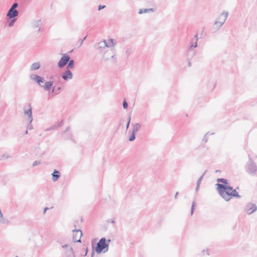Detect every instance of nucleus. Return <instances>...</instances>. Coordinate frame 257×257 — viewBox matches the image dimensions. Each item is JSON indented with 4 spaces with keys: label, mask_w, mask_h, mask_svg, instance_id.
I'll use <instances>...</instances> for the list:
<instances>
[{
    "label": "nucleus",
    "mask_w": 257,
    "mask_h": 257,
    "mask_svg": "<svg viewBox=\"0 0 257 257\" xmlns=\"http://www.w3.org/2000/svg\"><path fill=\"white\" fill-rule=\"evenodd\" d=\"M216 185L219 195L226 201H229L232 197L238 198L241 197L236 189H233L230 186L224 185L220 183H217Z\"/></svg>",
    "instance_id": "obj_1"
},
{
    "label": "nucleus",
    "mask_w": 257,
    "mask_h": 257,
    "mask_svg": "<svg viewBox=\"0 0 257 257\" xmlns=\"http://www.w3.org/2000/svg\"><path fill=\"white\" fill-rule=\"evenodd\" d=\"M110 241L111 240L110 239L107 240L105 237H102L95 245L94 244V240H93L91 242L92 251L91 257H93L95 251L97 254H100L102 252L105 253L107 251L109 247V243Z\"/></svg>",
    "instance_id": "obj_2"
},
{
    "label": "nucleus",
    "mask_w": 257,
    "mask_h": 257,
    "mask_svg": "<svg viewBox=\"0 0 257 257\" xmlns=\"http://www.w3.org/2000/svg\"><path fill=\"white\" fill-rule=\"evenodd\" d=\"M30 78L34 81L37 83L40 86H41L44 90L47 91H50L53 85V81L50 80L49 81L45 82V84L42 85V84L44 83V78L41 77L37 74H32L30 75Z\"/></svg>",
    "instance_id": "obj_3"
},
{
    "label": "nucleus",
    "mask_w": 257,
    "mask_h": 257,
    "mask_svg": "<svg viewBox=\"0 0 257 257\" xmlns=\"http://www.w3.org/2000/svg\"><path fill=\"white\" fill-rule=\"evenodd\" d=\"M248 157L249 160L245 165V170L249 174L253 176L255 175L257 171V166L253 162L250 155H248Z\"/></svg>",
    "instance_id": "obj_4"
},
{
    "label": "nucleus",
    "mask_w": 257,
    "mask_h": 257,
    "mask_svg": "<svg viewBox=\"0 0 257 257\" xmlns=\"http://www.w3.org/2000/svg\"><path fill=\"white\" fill-rule=\"evenodd\" d=\"M198 36L195 35V43L190 45L187 51V59H192L196 54V51L193 49L197 46Z\"/></svg>",
    "instance_id": "obj_5"
},
{
    "label": "nucleus",
    "mask_w": 257,
    "mask_h": 257,
    "mask_svg": "<svg viewBox=\"0 0 257 257\" xmlns=\"http://www.w3.org/2000/svg\"><path fill=\"white\" fill-rule=\"evenodd\" d=\"M110 43L108 44L105 40L100 42L95 45V48L97 49H102L105 51L106 48L113 46L114 45V40L112 39H109Z\"/></svg>",
    "instance_id": "obj_6"
},
{
    "label": "nucleus",
    "mask_w": 257,
    "mask_h": 257,
    "mask_svg": "<svg viewBox=\"0 0 257 257\" xmlns=\"http://www.w3.org/2000/svg\"><path fill=\"white\" fill-rule=\"evenodd\" d=\"M257 210V206L252 203H248L244 207V211L248 214L250 215Z\"/></svg>",
    "instance_id": "obj_7"
},
{
    "label": "nucleus",
    "mask_w": 257,
    "mask_h": 257,
    "mask_svg": "<svg viewBox=\"0 0 257 257\" xmlns=\"http://www.w3.org/2000/svg\"><path fill=\"white\" fill-rule=\"evenodd\" d=\"M70 57L67 54H63L60 60L58 63V67L59 68H63L69 61Z\"/></svg>",
    "instance_id": "obj_8"
},
{
    "label": "nucleus",
    "mask_w": 257,
    "mask_h": 257,
    "mask_svg": "<svg viewBox=\"0 0 257 257\" xmlns=\"http://www.w3.org/2000/svg\"><path fill=\"white\" fill-rule=\"evenodd\" d=\"M73 232V240L74 242H80L82 232L80 229H74Z\"/></svg>",
    "instance_id": "obj_9"
},
{
    "label": "nucleus",
    "mask_w": 257,
    "mask_h": 257,
    "mask_svg": "<svg viewBox=\"0 0 257 257\" xmlns=\"http://www.w3.org/2000/svg\"><path fill=\"white\" fill-rule=\"evenodd\" d=\"M228 15V13L227 12H223L219 17H218V20H220L221 19V17L223 16V19L221 20V21H218L216 20L215 23L214 25H216L218 28H220L224 23L225 22L227 16Z\"/></svg>",
    "instance_id": "obj_10"
},
{
    "label": "nucleus",
    "mask_w": 257,
    "mask_h": 257,
    "mask_svg": "<svg viewBox=\"0 0 257 257\" xmlns=\"http://www.w3.org/2000/svg\"><path fill=\"white\" fill-rule=\"evenodd\" d=\"M62 247L64 249L65 257H75L73 248L68 244H64Z\"/></svg>",
    "instance_id": "obj_11"
},
{
    "label": "nucleus",
    "mask_w": 257,
    "mask_h": 257,
    "mask_svg": "<svg viewBox=\"0 0 257 257\" xmlns=\"http://www.w3.org/2000/svg\"><path fill=\"white\" fill-rule=\"evenodd\" d=\"M61 77L65 81H68L73 78V73L70 70H66L62 73Z\"/></svg>",
    "instance_id": "obj_12"
},
{
    "label": "nucleus",
    "mask_w": 257,
    "mask_h": 257,
    "mask_svg": "<svg viewBox=\"0 0 257 257\" xmlns=\"http://www.w3.org/2000/svg\"><path fill=\"white\" fill-rule=\"evenodd\" d=\"M19 15V12L17 10L10 9L7 14V17L9 19H12Z\"/></svg>",
    "instance_id": "obj_13"
},
{
    "label": "nucleus",
    "mask_w": 257,
    "mask_h": 257,
    "mask_svg": "<svg viewBox=\"0 0 257 257\" xmlns=\"http://www.w3.org/2000/svg\"><path fill=\"white\" fill-rule=\"evenodd\" d=\"M24 114L25 115L28 116V120L33 121V118L32 115V107L31 104H29V108L27 110L24 109Z\"/></svg>",
    "instance_id": "obj_14"
},
{
    "label": "nucleus",
    "mask_w": 257,
    "mask_h": 257,
    "mask_svg": "<svg viewBox=\"0 0 257 257\" xmlns=\"http://www.w3.org/2000/svg\"><path fill=\"white\" fill-rule=\"evenodd\" d=\"M51 175L52 177V180L54 182L57 181L61 176L60 172L56 169L54 170Z\"/></svg>",
    "instance_id": "obj_15"
},
{
    "label": "nucleus",
    "mask_w": 257,
    "mask_h": 257,
    "mask_svg": "<svg viewBox=\"0 0 257 257\" xmlns=\"http://www.w3.org/2000/svg\"><path fill=\"white\" fill-rule=\"evenodd\" d=\"M154 11H155V10L153 8L143 9L139 10V14H142L144 13H149V12H154Z\"/></svg>",
    "instance_id": "obj_16"
},
{
    "label": "nucleus",
    "mask_w": 257,
    "mask_h": 257,
    "mask_svg": "<svg viewBox=\"0 0 257 257\" xmlns=\"http://www.w3.org/2000/svg\"><path fill=\"white\" fill-rule=\"evenodd\" d=\"M67 64V65L66 67V69L70 70V69H72L73 68H74L75 65V62L74 60L70 59L69 61L68 62Z\"/></svg>",
    "instance_id": "obj_17"
},
{
    "label": "nucleus",
    "mask_w": 257,
    "mask_h": 257,
    "mask_svg": "<svg viewBox=\"0 0 257 257\" xmlns=\"http://www.w3.org/2000/svg\"><path fill=\"white\" fill-rule=\"evenodd\" d=\"M132 126H133V132L137 133V132L141 128V124L140 123H136L135 124H132Z\"/></svg>",
    "instance_id": "obj_18"
},
{
    "label": "nucleus",
    "mask_w": 257,
    "mask_h": 257,
    "mask_svg": "<svg viewBox=\"0 0 257 257\" xmlns=\"http://www.w3.org/2000/svg\"><path fill=\"white\" fill-rule=\"evenodd\" d=\"M40 63L39 62H35L32 64L31 66V71H34L39 69L40 68Z\"/></svg>",
    "instance_id": "obj_19"
},
{
    "label": "nucleus",
    "mask_w": 257,
    "mask_h": 257,
    "mask_svg": "<svg viewBox=\"0 0 257 257\" xmlns=\"http://www.w3.org/2000/svg\"><path fill=\"white\" fill-rule=\"evenodd\" d=\"M217 183H219V182L222 183V185H228V180L227 179H224V178H218L217 179Z\"/></svg>",
    "instance_id": "obj_20"
},
{
    "label": "nucleus",
    "mask_w": 257,
    "mask_h": 257,
    "mask_svg": "<svg viewBox=\"0 0 257 257\" xmlns=\"http://www.w3.org/2000/svg\"><path fill=\"white\" fill-rule=\"evenodd\" d=\"M41 20H38L37 21H34L32 23V25L34 28H37L39 27V26L41 23Z\"/></svg>",
    "instance_id": "obj_21"
},
{
    "label": "nucleus",
    "mask_w": 257,
    "mask_h": 257,
    "mask_svg": "<svg viewBox=\"0 0 257 257\" xmlns=\"http://www.w3.org/2000/svg\"><path fill=\"white\" fill-rule=\"evenodd\" d=\"M136 134V133L132 132V133L128 139L129 141L133 142V141H134L135 140Z\"/></svg>",
    "instance_id": "obj_22"
},
{
    "label": "nucleus",
    "mask_w": 257,
    "mask_h": 257,
    "mask_svg": "<svg viewBox=\"0 0 257 257\" xmlns=\"http://www.w3.org/2000/svg\"><path fill=\"white\" fill-rule=\"evenodd\" d=\"M11 19V20L9 23V27H12V26H13L14 25V23L17 21V19H16L15 18H12Z\"/></svg>",
    "instance_id": "obj_23"
},
{
    "label": "nucleus",
    "mask_w": 257,
    "mask_h": 257,
    "mask_svg": "<svg viewBox=\"0 0 257 257\" xmlns=\"http://www.w3.org/2000/svg\"><path fill=\"white\" fill-rule=\"evenodd\" d=\"M131 114H129L128 116V117H127V123H126V129L127 130L129 127V126H130V122H131Z\"/></svg>",
    "instance_id": "obj_24"
},
{
    "label": "nucleus",
    "mask_w": 257,
    "mask_h": 257,
    "mask_svg": "<svg viewBox=\"0 0 257 257\" xmlns=\"http://www.w3.org/2000/svg\"><path fill=\"white\" fill-rule=\"evenodd\" d=\"M206 172V170L205 171V172L199 178V179L197 180V184L198 185H200L201 182L202 180V178L205 174V173Z\"/></svg>",
    "instance_id": "obj_25"
},
{
    "label": "nucleus",
    "mask_w": 257,
    "mask_h": 257,
    "mask_svg": "<svg viewBox=\"0 0 257 257\" xmlns=\"http://www.w3.org/2000/svg\"><path fill=\"white\" fill-rule=\"evenodd\" d=\"M55 86L53 87L52 89L51 90V91L50 92V94H52L53 95H56L59 94L58 92H57V91H55Z\"/></svg>",
    "instance_id": "obj_26"
},
{
    "label": "nucleus",
    "mask_w": 257,
    "mask_h": 257,
    "mask_svg": "<svg viewBox=\"0 0 257 257\" xmlns=\"http://www.w3.org/2000/svg\"><path fill=\"white\" fill-rule=\"evenodd\" d=\"M29 123L27 125V128L29 130H31L33 128V125L32 124V121H30V120H28Z\"/></svg>",
    "instance_id": "obj_27"
},
{
    "label": "nucleus",
    "mask_w": 257,
    "mask_h": 257,
    "mask_svg": "<svg viewBox=\"0 0 257 257\" xmlns=\"http://www.w3.org/2000/svg\"><path fill=\"white\" fill-rule=\"evenodd\" d=\"M195 206H196V203H195V201H193L192 203V206H191V215H192L194 212V207Z\"/></svg>",
    "instance_id": "obj_28"
},
{
    "label": "nucleus",
    "mask_w": 257,
    "mask_h": 257,
    "mask_svg": "<svg viewBox=\"0 0 257 257\" xmlns=\"http://www.w3.org/2000/svg\"><path fill=\"white\" fill-rule=\"evenodd\" d=\"M56 128H57V126L56 125H53L51 126H50L49 128H47L46 130V131H49L55 130Z\"/></svg>",
    "instance_id": "obj_29"
},
{
    "label": "nucleus",
    "mask_w": 257,
    "mask_h": 257,
    "mask_svg": "<svg viewBox=\"0 0 257 257\" xmlns=\"http://www.w3.org/2000/svg\"><path fill=\"white\" fill-rule=\"evenodd\" d=\"M41 164V162L40 161H35L32 165L33 167H36Z\"/></svg>",
    "instance_id": "obj_30"
},
{
    "label": "nucleus",
    "mask_w": 257,
    "mask_h": 257,
    "mask_svg": "<svg viewBox=\"0 0 257 257\" xmlns=\"http://www.w3.org/2000/svg\"><path fill=\"white\" fill-rule=\"evenodd\" d=\"M122 106L124 109H127L128 107L127 102L125 100H124L122 102Z\"/></svg>",
    "instance_id": "obj_31"
},
{
    "label": "nucleus",
    "mask_w": 257,
    "mask_h": 257,
    "mask_svg": "<svg viewBox=\"0 0 257 257\" xmlns=\"http://www.w3.org/2000/svg\"><path fill=\"white\" fill-rule=\"evenodd\" d=\"M18 7V4L17 3H14L12 6L11 7L10 9L16 10V9Z\"/></svg>",
    "instance_id": "obj_32"
},
{
    "label": "nucleus",
    "mask_w": 257,
    "mask_h": 257,
    "mask_svg": "<svg viewBox=\"0 0 257 257\" xmlns=\"http://www.w3.org/2000/svg\"><path fill=\"white\" fill-rule=\"evenodd\" d=\"M132 52V50L131 48H127L125 51V54L128 56H129Z\"/></svg>",
    "instance_id": "obj_33"
},
{
    "label": "nucleus",
    "mask_w": 257,
    "mask_h": 257,
    "mask_svg": "<svg viewBox=\"0 0 257 257\" xmlns=\"http://www.w3.org/2000/svg\"><path fill=\"white\" fill-rule=\"evenodd\" d=\"M209 133V132H208L206 134V135L204 136L203 139H202V141L203 142H204L205 143H206L208 141V138L207 137V135H208Z\"/></svg>",
    "instance_id": "obj_34"
},
{
    "label": "nucleus",
    "mask_w": 257,
    "mask_h": 257,
    "mask_svg": "<svg viewBox=\"0 0 257 257\" xmlns=\"http://www.w3.org/2000/svg\"><path fill=\"white\" fill-rule=\"evenodd\" d=\"M56 125L57 126V128L62 126L63 125V120H61L59 122H58Z\"/></svg>",
    "instance_id": "obj_35"
},
{
    "label": "nucleus",
    "mask_w": 257,
    "mask_h": 257,
    "mask_svg": "<svg viewBox=\"0 0 257 257\" xmlns=\"http://www.w3.org/2000/svg\"><path fill=\"white\" fill-rule=\"evenodd\" d=\"M2 157L3 159H8L11 157L10 156H9L8 154L5 153L2 155Z\"/></svg>",
    "instance_id": "obj_36"
},
{
    "label": "nucleus",
    "mask_w": 257,
    "mask_h": 257,
    "mask_svg": "<svg viewBox=\"0 0 257 257\" xmlns=\"http://www.w3.org/2000/svg\"><path fill=\"white\" fill-rule=\"evenodd\" d=\"M107 222H110L111 223H115V220L114 218H111L107 220Z\"/></svg>",
    "instance_id": "obj_37"
},
{
    "label": "nucleus",
    "mask_w": 257,
    "mask_h": 257,
    "mask_svg": "<svg viewBox=\"0 0 257 257\" xmlns=\"http://www.w3.org/2000/svg\"><path fill=\"white\" fill-rule=\"evenodd\" d=\"M105 7V5H99L98 8V11H100L101 10L104 9Z\"/></svg>",
    "instance_id": "obj_38"
},
{
    "label": "nucleus",
    "mask_w": 257,
    "mask_h": 257,
    "mask_svg": "<svg viewBox=\"0 0 257 257\" xmlns=\"http://www.w3.org/2000/svg\"><path fill=\"white\" fill-rule=\"evenodd\" d=\"M78 223H79L78 220H77V221H74V224H73L74 227V228H75L74 229H77V228H76L77 224H78Z\"/></svg>",
    "instance_id": "obj_39"
},
{
    "label": "nucleus",
    "mask_w": 257,
    "mask_h": 257,
    "mask_svg": "<svg viewBox=\"0 0 257 257\" xmlns=\"http://www.w3.org/2000/svg\"><path fill=\"white\" fill-rule=\"evenodd\" d=\"M187 61H188V65L189 67H190L191 66V59H187Z\"/></svg>",
    "instance_id": "obj_40"
},
{
    "label": "nucleus",
    "mask_w": 257,
    "mask_h": 257,
    "mask_svg": "<svg viewBox=\"0 0 257 257\" xmlns=\"http://www.w3.org/2000/svg\"><path fill=\"white\" fill-rule=\"evenodd\" d=\"M195 39V36H194V38L192 39V41L191 42L190 45H191V44H194V45Z\"/></svg>",
    "instance_id": "obj_41"
},
{
    "label": "nucleus",
    "mask_w": 257,
    "mask_h": 257,
    "mask_svg": "<svg viewBox=\"0 0 257 257\" xmlns=\"http://www.w3.org/2000/svg\"><path fill=\"white\" fill-rule=\"evenodd\" d=\"M199 187H200V185H198H198L196 184V189H195V190L196 192H197L198 191Z\"/></svg>",
    "instance_id": "obj_42"
},
{
    "label": "nucleus",
    "mask_w": 257,
    "mask_h": 257,
    "mask_svg": "<svg viewBox=\"0 0 257 257\" xmlns=\"http://www.w3.org/2000/svg\"><path fill=\"white\" fill-rule=\"evenodd\" d=\"M124 119H122L120 121V122H119V125L122 124L123 123H124Z\"/></svg>",
    "instance_id": "obj_43"
},
{
    "label": "nucleus",
    "mask_w": 257,
    "mask_h": 257,
    "mask_svg": "<svg viewBox=\"0 0 257 257\" xmlns=\"http://www.w3.org/2000/svg\"><path fill=\"white\" fill-rule=\"evenodd\" d=\"M70 129V126H67L66 129H65V132H68Z\"/></svg>",
    "instance_id": "obj_44"
},
{
    "label": "nucleus",
    "mask_w": 257,
    "mask_h": 257,
    "mask_svg": "<svg viewBox=\"0 0 257 257\" xmlns=\"http://www.w3.org/2000/svg\"><path fill=\"white\" fill-rule=\"evenodd\" d=\"M49 208L48 207H45L44 209V210H43V213H45L46 211Z\"/></svg>",
    "instance_id": "obj_45"
},
{
    "label": "nucleus",
    "mask_w": 257,
    "mask_h": 257,
    "mask_svg": "<svg viewBox=\"0 0 257 257\" xmlns=\"http://www.w3.org/2000/svg\"><path fill=\"white\" fill-rule=\"evenodd\" d=\"M61 87L60 86H59V87H58L56 88V91H60V90H61Z\"/></svg>",
    "instance_id": "obj_46"
},
{
    "label": "nucleus",
    "mask_w": 257,
    "mask_h": 257,
    "mask_svg": "<svg viewBox=\"0 0 257 257\" xmlns=\"http://www.w3.org/2000/svg\"><path fill=\"white\" fill-rule=\"evenodd\" d=\"M178 192H177L175 194V198L176 199L177 198V195L178 194Z\"/></svg>",
    "instance_id": "obj_47"
},
{
    "label": "nucleus",
    "mask_w": 257,
    "mask_h": 257,
    "mask_svg": "<svg viewBox=\"0 0 257 257\" xmlns=\"http://www.w3.org/2000/svg\"><path fill=\"white\" fill-rule=\"evenodd\" d=\"M206 251L207 254L208 255H209V250L208 249H207L206 250Z\"/></svg>",
    "instance_id": "obj_48"
},
{
    "label": "nucleus",
    "mask_w": 257,
    "mask_h": 257,
    "mask_svg": "<svg viewBox=\"0 0 257 257\" xmlns=\"http://www.w3.org/2000/svg\"><path fill=\"white\" fill-rule=\"evenodd\" d=\"M86 37H85L83 39V40H82V41H81V44H82V43H83V41L86 39Z\"/></svg>",
    "instance_id": "obj_49"
},
{
    "label": "nucleus",
    "mask_w": 257,
    "mask_h": 257,
    "mask_svg": "<svg viewBox=\"0 0 257 257\" xmlns=\"http://www.w3.org/2000/svg\"><path fill=\"white\" fill-rule=\"evenodd\" d=\"M87 251H88V248H86V250H85V251H86V252H85V255H86L87 254Z\"/></svg>",
    "instance_id": "obj_50"
},
{
    "label": "nucleus",
    "mask_w": 257,
    "mask_h": 257,
    "mask_svg": "<svg viewBox=\"0 0 257 257\" xmlns=\"http://www.w3.org/2000/svg\"><path fill=\"white\" fill-rule=\"evenodd\" d=\"M28 130H27H27L25 131V135H26V134H28Z\"/></svg>",
    "instance_id": "obj_51"
},
{
    "label": "nucleus",
    "mask_w": 257,
    "mask_h": 257,
    "mask_svg": "<svg viewBox=\"0 0 257 257\" xmlns=\"http://www.w3.org/2000/svg\"><path fill=\"white\" fill-rule=\"evenodd\" d=\"M222 19H223V16H222V17H221V19H220V20H218V18L217 20H218V21H221V20H222Z\"/></svg>",
    "instance_id": "obj_52"
},
{
    "label": "nucleus",
    "mask_w": 257,
    "mask_h": 257,
    "mask_svg": "<svg viewBox=\"0 0 257 257\" xmlns=\"http://www.w3.org/2000/svg\"><path fill=\"white\" fill-rule=\"evenodd\" d=\"M40 30H41V28H40V27H39V29H38V32H40Z\"/></svg>",
    "instance_id": "obj_53"
},
{
    "label": "nucleus",
    "mask_w": 257,
    "mask_h": 257,
    "mask_svg": "<svg viewBox=\"0 0 257 257\" xmlns=\"http://www.w3.org/2000/svg\"><path fill=\"white\" fill-rule=\"evenodd\" d=\"M111 58H112V59L114 58H115V57H114V55H112V56H111Z\"/></svg>",
    "instance_id": "obj_54"
},
{
    "label": "nucleus",
    "mask_w": 257,
    "mask_h": 257,
    "mask_svg": "<svg viewBox=\"0 0 257 257\" xmlns=\"http://www.w3.org/2000/svg\"><path fill=\"white\" fill-rule=\"evenodd\" d=\"M205 251V249H204V250H203V252H204Z\"/></svg>",
    "instance_id": "obj_55"
},
{
    "label": "nucleus",
    "mask_w": 257,
    "mask_h": 257,
    "mask_svg": "<svg viewBox=\"0 0 257 257\" xmlns=\"http://www.w3.org/2000/svg\"><path fill=\"white\" fill-rule=\"evenodd\" d=\"M15 257H19V256H18V255H16Z\"/></svg>",
    "instance_id": "obj_56"
}]
</instances>
